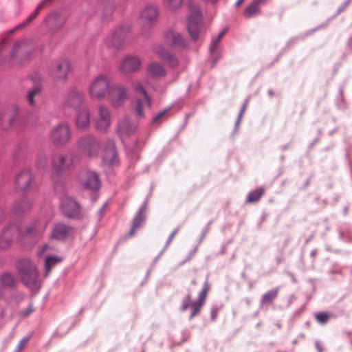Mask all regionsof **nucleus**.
<instances>
[{"mask_svg": "<svg viewBox=\"0 0 352 352\" xmlns=\"http://www.w3.org/2000/svg\"><path fill=\"white\" fill-rule=\"evenodd\" d=\"M6 42L4 41L0 44V53L3 51Z\"/></svg>", "mask_w": 352, "mask_h": 352, "instance_id": "nucleus-52", "label": "nucleus"}, {"mask_svg": "<svg viewBox=\"0 0 352 352\" xmlns=\"http://www.w3.org/2000/svg\"><path fill=\"white\" fill-rule=\"evenodd\" d=\"M159 16V10L155 5H146L140 11L139 19L142 24L151 26L157 21Z\"/></svg>", "mask_w": 352, "mask_h": 352, "instance_id": "nucleus-10", "label": "nucleus"}, {"mask_svg": "<svg viewBox=\"0 0 352 352\" xmlns=\"http://www.w3.org/2000/svg\"><path fill=\"white\" fill-rule=\"evenodd\" d=\"M19 236V230L16 226H11L5 228L0 235V250H6L16 240Z\"/></svg>", "mask_w": 352, "mask_h": 352, "instance_id": "nucleus-12", "label": "nucleus"}, {"mask_svg": "<svg viewBox=\"0 0 352 352\" xmlns=\"http://www.w3.org/2000/svg\"><path fill=\"white\" fill-rule=\"evenodd\" d=\"M245 0H238L236 2V6H239Z\"/></svg>", "mask_w": 352, "mask_h": 352, "instance_id": "nucleus-54", "label": "nucleus"}, {"mask_svg": "<svg viewBox=\"0 0 352 352\" xmlns=\"http://www.w3.org/2000/svg\"><path fill=\"white\" fill-rule=\"evenodd\" d=\"M51 141L56 145H65L71 138V130L68 124L61 123L55 126L50 133Z\"/></svg>", "mask_w": 352, "mask_h": 352, "instance_id": "nucleus-5", "label": "nucleus"}, {"mask_svg": "<svg viewBox=\"0 0 352 352\" xmlns=\"http://www.w3.org/2000/svg\"><path fill=\"white\" fill-rule=\"evenodd\" d=\"M188 32L194 41L201 38L204 33L201 11L196 6H190V14L187 21Z\"/></svg>", "mask_w": 352, "mask_h": 352, "instance_id": "nucleus-3", "label": "nucleus"}, {"mask_svg": "<svg viewBox=\"0 0 352 352\" xmlns=\"http://www.w3.org/2000/svg\"><path fill=\"white\" fill-rule=\"evenodd\" d=\"M125 34L123 32L122 30H118L107 38L105 45L107 47L119 49L122 46Z\"/></svg>", "mask_w": 352, "mask_h": 352, "instance_id": "nucleus-22", "label": "nucleus"}, {"mask_svg": "<svg viewBox=\"0 0 352 352\" xmlns=\"http://www.w3.org/2000/svg\"><path fill=\"white\" fill-rule=\"evenodd\" d=\"M259 5L257 1H253L245 10L244 16L247 18H250L259 12Z\"/></svg>", "mask_w": 352, "mask_h": 352, "instance_id": "nucleus-30", "label": "nucleus"}, {"mask_svg": "<svg viewBox=\"0 0 352 352\" xmlns=\"http://www.w3.org/2000/svg\"><path fill=\"white\" fill-rule=\"evenodd\" d=\"M246 106H247V104H245L243 106V107H242V109H241V111H240V113H239V119L243 116V114L244 113V112H245V109H246Z\"/></svg>", "mask_w": 352, "mask_h": 352, "instance_id": "nucleus-51", "label": "nucleus"}, {"mask_svg": "<svg viewBox=\"0 0 352 352\" xmlns=\"http://www.w3.org/2000/svg\"><path fill=\"white\" fill-rule=\"evenodd\" d=\"M19 271L25 285L31 289H37L40 287L38 271L30 261H21L19 264Z\"/></svg>", "mask_w": 352, "mask_h": 352, "instance_id": "nucleus-2", "label": "nucleus"}, {"mask_svg": "<svg viewBox=\"0 0 352 352\" xmlns=\"http://www.w3.org/2000/svg\"><path fill=\"white\" fill-rule=\"evenodd\" d=\"M33 311V309L32 308V307H29L25 313H23V316H28V315H30L32 312Z\"/></svg>", "mask_w": 352, "mask_h": 352, "instance_id": "nucleus-50", "label": "nucleus"}, {"mask_svg": "<svg viewBox=\"0 0 352 352\" xmlns=\"http://www.w3.org/2000/svg\"><path fill=\"white\" fill-rule=\"evenodd\" d=\"M80 182L82 186L88 190H96L100 186L98 176L94 172H85L80 175Z\"/></svg>", "mask_w": 352, "mask_h": 352, "instance_id": "nucleus-16", "label": "nucleus"}, {"mask_svg": "<svg viewBox=\"0 0 352 352\" xmlns=\"http://www.w3.org/2000/svg\"><path fill=\"white\" fill-rule=\"evenodd\" d=\"M204 303L201 301L197 300L191 302V296L190 295H187L183 300L181 309L184 311L187 310L189 307L191 309V314L190 315V320H192L194 317L198 315L203 307Z\"/></svg>", "mask_w": 352, "mask_h": 352, "instance_id": "nucleus-20", "label": "nucleus"}, {"mask_svg": "<svg viewBox=\"0 0 352 352\" xmlns=\"http://www.w3.org/2000/svg\"><path fill=\"white\" fill-rule=\"evenodd\" d=\"M316 346L318 349V350L321 352L322 351L320 349V346H319V344L318 343L316 344Z\"/></svg>", "mask_w": 352, "mask_h": 352, "instance_id": "nucleus-55", "label": "nucleus"}, {"mask_svg": "<svg viewBox=\"0 0 352 352\" xmlns=\"http://www.w3.org/2000/svg\"><path fill=\"white\" fill-rule=\"evenodd\" d=\"M169 111V109H166L163 111H162L161 112H160L156 116H155L153 119V121H152V123L155 124H158L160 120L164 117L165 116L167 113Z\"/></svg>", "mask_w": 352, "mask_h": 352, "instance_id": "nucleus-42", "label": "nucleus"}, {"mask_svg": "<svg viewBox=\"0 0 352 352\" xmlns=\"http://www.w3.org/2000/svg\"><path fill=\"white\" fill-rule=\"evenodd\" d=\"M91 115L89 110L83 108L78 111L76 117L75 124L78 131H84L90 126Z\"/></svg>", "mask_w": 352, "mask_h": 352, "instance_id": "nucleus-19", "label": "nucleus"}, {"mask_svg": "<svg viewBox=\"0 0 352 352\" xmlns=\"http://www.w3.org/2000/svg\"><path fill=\"white\" fill-rule=\"evenodd\" d=\"M163 3L168 10L175 12L182 7L184 0H163Z\"/></svg>", "mask_w": 352, "mask_h": 352, "instance_id": "nucleus-31", "label": "nucleus"}, {"mask_svg": "<svg viewBox=\"0 0 352 352\" xmlns=\"http://www.w3.org/2000/svg\"><path fill=\"white\" fill-rule=\"evenodd\" d=\"M137 126L134 124L129 122L128 118L124 117L122 118L118 123V133L121 138L129 136L135 133Z\"/></svg>", "mask_w": 352, "mask_h": 352, "instance_id": "nucleus-21", "label": "nucleus"}, {"mask_svg": "<svg viewBox=\"0 0 352 352\" xmlns=\"http://www.w3.org/2000/svg\"><path fill=\"white\" fill-rule=\"evenodd\" d=\"M22 44L21 43H16L14 45V52L12 53V56H14L15 52L18 49H19L21 47Z\"/></svg>", "mask_w": 352, "mask_h": 352, "instance_id": "nucleus-49", "label": "nucleus"}, {"mask_svg": "<svg viewBox=\"0 0 352 352\" xmlns=\"http://www.w3.org/2000/svg\"><path fill=\"white\" fill-rule=\"evenodd\" d=\"M315 319L316 321L322 324L327 323V322L333 317V316L328 312H318L315 315Z\"/></svg>", "mask_w": 352, "mask_h": 352, "instance_id": "nucleus-34", "label": "nucleus"}, {"mask_svg": "<svg viewBox=\"0 0 352 352\" xmlns=\"http://www.w3.org/2000/svg\"><path fill=\"white\" fill-rule=\"evenodd\" d=\"M146 219L144 208H140L136 215L135 216L132 227L129 231V235L132 236L135 232V230L144 223Z\"/></svg>", "mask_w": 352, "mask_h": 352, "instance_id": "nucleus-26", "label": "nucleus"}, {"mask_svg": "<svg viewBox=\"0 0 352 352\" xmlns=\"http://www.w3.org/2000/svg\"><path fill=\"white\" fill-rule=\"evenodd\" d=\"M112 118L109 109L104 105H100L98 110L96 129L100 132H107L111 125Z\"/></svg>", "mask_w": 352, "mask_h": 352, "instance_id": "nucleus-8", "label": "nucleus"}, {"mask_svg": "<svg viewBox=\"0 0 352 352\" xmlns=\"http://www.w3.org/2000/svg\"><path fill=\"white\" fill-rule=\"evenodd\" d=\"M148 74L155 78H162L166 74V72L162 65L156 63L152 62L148 65Z\"/></svg>", "mask_w": 352, "mask_h": 352, "instance_id": "nucleus-25", "label": "nucleus"}, {"mask_svg": "<svg viewBox=\"0 0 352 352\" xmlns=\"http://www.w3.org/2000/svg\"><path fill=\"white\" fill-rule=\"evenodd\" d=\"M0 282L2 285L5 287H10L13 285L14 279L12 274L9 273H5L0 277Z\"/></svg>", "mask_w": 352, "mask_h": 352, "instance_id": "nucleus-36", "label": "nucleus"}, {"mask_svg": "<svg viewBox=\"0 0 352 352\" xmlns=\"http://www.w3.org/2000/svg\"><path fill=\"white\" fill-rule=\"evenodd\" d=\"M49 249H50V246H48L47 245H43V246L40 249V250H39V252H38V255H39L40 256H43V255L45 254V252H46L47 250H48Z\"/></svg>", "mask_w": 352, "mask_h": 352, "instance_id": "nucleus-45", "label": "nucleus"}, {"mask_svg": "<svg viewBox=\"0 0 352 352\" xmlns=\"http://www.w3.org/2000/svg\"><path fill=\"white\" fill-rule=\"evenodd\" d=\"M107 98L113 107H120L128 98L127 90L120 85H113Z\"/></svg>", "mask_w": 352, "mask_h": 352, "instance_id": "nucleus-7", "label": "nucleus"}, {"mask_svg": "<svg viewBox=\"0 0 352 352\" xmlns=\"http://www.w3.org/2000/svg\"><path fill=\"white\" fill-rule=\"evenodd\" d=\"M142 65L141 59L135 56H126L122 58L119 65L120 71L126 75L138 72Z\"/></svg>", "mask_w": 352, "mask_h": 352, "instance_id": "nucleus-9", "label": "nucleus"}, {"mask_svg": "<svg viewBox=\"0 0 352 352\" xmlns=\"http://www.w3.org/2000/svg\"><path fill=\"white\" fill-rule=\"evenodd\" d=\"M102 162L107 166H116L119 163V157L113 140L107 142L104 149Z\"/></svg>", "mask_w": 352, "mask_h": 352, "instance_id": "nucleus-14", "label": "nucleus"}, {"mask_svg": "<svg viewBox=\"0 0 352 352\" xmlns=\"http://www.w3.org/2000/svg\"><path fill=\"white\" fill-rule=\"evenodd\" d=\"M47 163V160L45 157H41L38 160V166L41 168H43L45 166Z\"/></svg>", "mask_w": 352, "mask_h": 352, "instance_id": "nucleus-46", "label": "nucleus"}, {"mask_svg": "<svg viewBox=\"0 0 352 352\" xmlns=\"http://www.w3.org/2000/svg\"><path fill=\"white\" fill-rule=\"evenodd\" d=\"M48 225L46 218H41L34 221L26 230V234L31 236L41 237L45 232Z\"/></svg>", "mask_w": 352, "mask_h": 352, "instance_id": "nucleus-17", "label": "nucleus"}, {"mask_svg": "<svg viewBox=\"0 0 352 352\" xmlns=\"http://www.w3.org/2000/svg\"><path fill=\"white\" fill-rule=\"evenodd\" d=\"M169 62V64L171 67H176L178 64L177 60L170 54V57L168 59H165Z\"/></svg>", "mask_w": 352, "mask_h": 352, "instance_id": "nucleus-44", "label": "nucleus"}, {"mask_svg": "<svg viewBox=\"0 0 352 352\" xmlns=\"http://www.w3.org/2000/svg\"><path fill=\"white\" fill-rule=\"evenodd\" d=\"M155 53L163 60L168 59L170 57V53L162 45H157L155 48Z\"/></svg>", "mask_w": 352, "mask_h": 352, "instance_id": "nucleus-40", "label": "nucleus"}, {"mask_svg": "<svg viewBox=\"0 0 352 352\" xmlns=\"http://www.w3.org/2000/svg\"><path fill=\"white\" fill-rule=\"evenodd\" d=\"M279 292V288L276 287L271 289L265 293L261 299V302L263 305L271 304L277 298Z\"/></svg>", "mask_w": 352, "mask_h": 352, "instance_id": "nucleus-27", "label": "nucleus"}, {"mask_svg": "<svg viewBox=\"0 0 352 352\" xmlns=\"http://www.w3.org/2000/svg\"><path fill=\"white\" fill-rule=\"evenodd\" d=\"M84 95L82 91L76 89L71 90L65 100L64 107L68 109H76L84 102Z\"/></svg>", "mask_w": 352, "mask_h": 352, "instance_id": "nucleus-15", "label": "nucleus"}, {"mask_svg": "<svg viewBox=\"0 0 352 352\" xmlns=\"http://www.w3.org/2000/svg\"><path fill=\"white\" fill-rule=\"evenodd\" d=\"M209 290L210 285L208 282H206L204 285V287L201 292L199 293V298L197 300L205 304L207 298V294Z\"/></svg>", "mask_w": 352, "mask_h": 352, "instance_id": "nucleus-41", "label": "nucleus"}, {"mask_svg": "<svg viewBox=\"0 0 352 352\" xmlns=\"http://www.w3.org/2000/svg\"><path fill=\"white\" fill-rule=\"evenodd\" d=\"M63 212L66 216L74 217L79 214L80 206L76 201L71 197H65L60 204Z\"/></svg>", "mask_w": 352, "mask_h": 352, "instance_id": "nucleus-18", "label": "nucleus"}, {"mask_svg": "<svg viewBox=\"0 0 352 352\" xmlns=\"http://www.w3.org/2000/svg\"><path fill=\"white\" fill-rule=\"evenodd\" d=\"M52 164L53 168L56 170L67 168L70 166V162L67 157L61 154L54 155L52 158Z\"/></svg>", "mask_w": 352, "mask_h": 352, "instance_id": "nucleus-24", "label": "nucleus"}, {"mask_svg": "<svg viewBox=\"0 0 352 352\" xmlns=\"http://www.w3.org/2000/svg\"><path fill=\"white\" fill-rule=\"evenodd\" d=\"M69 71V62L65 59L56 61L51 69L52 77L56 81L66 80Z\"/></svg>", "mask_w": 352, "mask_h": 352, "instance_id": "nucleus-11", "label": "nucleus"}, {"mask_svg": "<svg viewBox=\"0 0 352 352\" xmlns=\"http://www.w3.org/2000/svg\"><path fill=\"white\" fill-rule=\"evenodd\" d=\"M226 32H227L226 29L222 30L215 38H213L212 40L211 43H210V50L211 52H213L216 50L219 43L221 41L222 38L225 36Z\"/></svg>", "mask_w": 352, "mask_h": 352, "instance_id": "nucleus-37", "label": "nucleus"}, {"mask_svg": "<svg viewBox=\"0 0 352 352\" xmlns=\"http://www.w3.org/2000/svg\"><path fill=\"white\" fill-rule=\"evenodd\" d=\"M192 284H193V285H196V284H197L196 280H192Z\"/></svg>", "mask_w": 352, "mask_h": 352, "instance_id": "nucleus-56", "label": "nucleus"}, {"mask_svg": "<svg viewBox=\"0 0 352 352\" xmlns=\"http://www.w3.org/2000/svg\"><path fill=\"white\" fill-rule=\"evenodd\" d=\"M50 1V0H44L42 2H41L36 9L35 10L34 12L32 13L28 18V19L26 20V23H30L32 20H34L36 16L38 15V14L39 13V12L41 11V10L45 6V5L46 3H47L48 2Z\"/></svg>", "mask_w": 352, "mask_h": 352, "instance_id": "nucleus-38", "label": "nucleus"}, {"mask_svg": "<svg viewBox=\"0 0 352 352\" xmlns=\"http://www.w3.org/2000/svg\"><path fill=\"white\" fill-rule=\"evenodd\" d=\"M76 146L80 152L89 157L96 156L100 148L99 140L91 134L80 137L77 141Z\"/></svg>", "mask_w": 352, "mask_h": 352, "instance_id": "nucleus-4", "label": "nucleus"}, {"mask_svg": "<svg viewBox=\"0 0 352 352\" xmlns=\"http://www.w3.org/2000/svg\"><path fill=\"white\" fill-rule=\"evenodd\" d=\"M50 1V0H44L42 2H41L36 9L35 10L34 12L32 13L28 18V19L26 20V23H30L32 20H34L36 16L38 15V14L39 13V12L41 11V10L45 6V5L46 3H47L48 2Z\"/></svg>", "mask_w": 352, "mask_h": 352, "instance_id": "nucleus-39", "label": "nucleus"}, {"mask_svg": "<svg viewBox=\"0 0 352 352\" xmlns=\"http://www.w3.org/2000/svg\"><path fill=\"white\" fill-rule=\"evenodd\" d=\"M60 261L61 259L56 256L47 257L45 263V276H47L50 273L52 268Z\"/></svg>", "mask_w": 352, "mask_h": 352, "instance_id": "nucleus-32", "label": "nucleus"}, {"mask_svg": "<svg viewBox=\"0 0 352 352\" xmlns=\"http://www.w3.org/2000/svg\"><path fill=\"white\" fill-rule=\"evenodd\" d=\"M28 342H29L28 338H23L18 344L16 350L18 351H21L26 346V344H28Z\"/></svg>", "mask_w": 352, "mask_h": 352, "instance_id": "nucleus-43", "label": "nucleus"}, {"mask_svg": "<svg viewBox=\"0 0 352 352\" xmlns=\"http://www.w3.org/2000/svg\"><path fill=\"white\" fill-rule=\"evenodd\" d=\"M3 316V308L0 305V319Z\"/></svg>", "mask_w": 352, "mask_h": 352, "instance_id": "nucleus-53", "label": "nucleus"}, {"mask_svg": "<svg viewBox=\"0 0 352 352\" xmlns=\"http://www.w3.org/2000/svg\"><path fill=\"white\" fill-rule=\"evenodd\" d=\"M265 190L263 188H257L249 192L247 197V203H255L260 200L263 196Z\"/></svg>", "mask_w": 352, "mask_h": 352, "instance_id": "nucleus-29", "label": "nucleus"}, {"mask_svg": "<svg viewBox=\"0 0 352 352\" xmlns=\"http://www.w3.org/2000/svg\"><path fill=\"white\" fill-rule=\"evenodd\" d=\"M178 231H179V228H176L175 230H173V232L169 236V238H168V243H170L173 241V238L177 234Z\"/></svg>", "mask_w": 352, "mask_h": 352, "instance_id": "nucleus-47", "label": "nucleus"}, {"mask_svg": "<svg viewBox=\"0 0 352 352\" xmlns=\"http://www.w3.org/2000/svg\"><path fill=\"white\" fill-rule=\"evenodd\" d=\"M112 85L109 76L99 74L89 83V95L94 100H102L107 97Z\"/></svg>", "mask_w": 352, "mask_h": 352, "instance_id": "nucleus-1", "label": "nucleus"}, {"mask_svg": "<svg viewBox=\"0 0 352 352\" xmlns=\"http://www.w3.org/2000/svg\"><path fill=\"white\" fill-rule=\"evenodd\" d=\"M33 181V175L29 170H23L17 174L14 181V188L20 192H26Z\"/></svg>", "mask_w": 352, "mask_h": 352, "instance_id": "nucleus-13", "label": "nucleus"}, {"mask_svg": "<svg viewBox=\"0 0 352 352\" xmlns=\"http://www.w3.org/2000/svg\"><path fill=\"white\" fill-rule=\"evenodd\" d=\"M132 86L135 91H140L142 94L143 98L138 99L135 104L134 110L136 116L138 118H143L144 111L146 109H149L151 107V101L147 95L144 86L140 81H135L133 82Z\"/></svg>", "mask_w": 352, "mask_h": 352, "instance_id": "nucleus-6", "label": "nucleus"}, {"mask_svg": "<svg viewBox=\"0 0 352 352\" xmlns=\"http://www.w3.org/2000/svg\"><path fill=\"white\" fill-rule=\"evenodd\" d=\"M166 39L175 45L184 46L185 44L183 36L177 32H170L167 33Z\"/></svg>", "mask_w": 352, "mask_h": 352, "instance_id": "nucleus-28", "label": "nucleus"}, {"mask_svg": "<svg viewBox=\"0 0 352 352\" xmlns=\"http://www.w3.org/2000/svg\"><path fill=\"white\" fill-rule=\"evenodd\" d=\"M41 89L38 87L36 86L33 87L28 94V101L31 105H34L35 98L39 96Z\"/></svg>", "mask_w": 352, "mask_h": 352, "instance_id": "nucleus-35", "label": "nucleus"}, {"mask_svg": "<svg viewBox=\"0 0 352 352\" xmlns=\"http://www.w3.org/2000/svg\"><path fill=\"white\" fill-rule=\"evenodd\" d=\"M69 228L62 223L55 225L52 230L50 238L56 240H63L68 236Z\"/></svg>", "mask_w": 352, "mask_h": 352, "instance_id": "nucleus-23", "label": "nucleus"}, {"mask_svg": "<svg viewBox=\"0 0 352 352\" xmlns=\"http://www.w3.org/2000/svg\"><path fill=\"white\" fill-rule=\"evenodd\" d=\"M0 119H9L10 120V123H12L13 122V120L12 118V119H10V116L8 115V113H3V115L1 116L0 117Z\"/></svg>", "mask_w": 352, "mask_h": 352, "instance_id": "nucleus-48", "label": "nucleus"}, {"mask_svg": "<svg viewBox=\"0 0 352 352\" xmlns=\"http://www.w3.org/2000/svg\"><path fill=\"white\" fill-rule=\"evenodd\" d=\"M31 207V203L27 199H23L14 205V209L17 212H23L28 210Z\"/></svg>", "mask_w": 352, "mask_h": 352, "instance_id": "nucleus-33", "label": "nucleus"}]
</instances>
